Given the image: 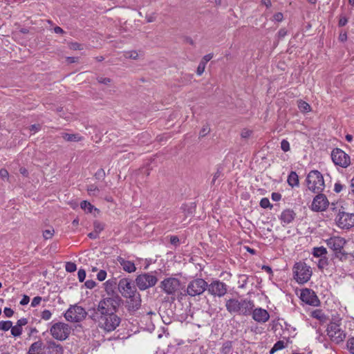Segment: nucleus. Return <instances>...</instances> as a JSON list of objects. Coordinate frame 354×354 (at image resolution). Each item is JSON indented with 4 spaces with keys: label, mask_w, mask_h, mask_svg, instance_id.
Masks as SVG:
<instances>
[{
    "label": "nucleus",
    "mask_w": 354,
    "mask_h": 354,
    "mask_svg": "<svg viewBox=\"0 0 354 354\" xmlns=\"http://www.w3.org/2000/svg\"><path fill=\"white\" fill-rule=\"evenodd\" d=\"M300 299L303 302L312 306H317L319 303V300L315 292L308 288L301 290Z\"/></svg>",
    "instance_id": "nucleus-15"
},
{
    "label": "nucleus",
    "mask_w": 354,
    "mask_h": 354,
    "mask_svg": "<svg viewBox=\"0 0 354 354\" xmlns=\"http://www.w3.org/2000/svg\"><path fill=\"white\" fill-rule=\"evenodd\" d=\"M294 278L300 284L308 281L312 275V270L310 266L302 262L295 263L293 267Z\"/></svg>",
    "instance_id": "nucleus-6"
},
{
    "label": "nucleus",
    "mask_w": 354,
    "mask_h": 354,
    "mask_svg": "<svg viewBox=\"0 0 354 354\" xmlns=\"http://www.w3.org/2000/svg\"><path fill=\"white\" fill-rule=\"evenodd\" d=\"M207 285L203 279H196L191 281L187 288V292L189 296L194 297L202 294L207 288Z\"/></svg>",
    "instance_id": "nucleus-12"
},
{
    "label": "nucleus",
    "mask_w": 354,
    "mask_h": 354,
    "mask_svg": "<svg viewBox=\"0 0 354 354\" xmlns=\"http://www.w3.org/2000/svg\"><path fill=\"white\" fill-rule=\"evenodd\" d=\"M328 264L327 259L324 257V258H321L319 259L317 266L319 268L323 269Z\"/></svg>",
    "instance_id": "nucleus-41"
},
{
    "label": "nucleus",
    "mask_w": 354,
    "mask_h": 354,
    "mask_svg": "<svg viewBox=\"0 0 354 354\" xmlns=\"http://www.w3.org/2000/svg\"><path fill=\"white\" fill-rule=\"evenodd\" d=\"M252 133V131L250 130H248V129H244L243 130V131L241 132V136L244 138H247L248 137L250 136Z\"/></svg>",
    "instance_id": "nucleus-54"
},
{
    "label": "nucleus",
    "mask_w": 354,
    "mask_h": 354,
    "mask_svg": "<svg viewBox=\"0 0 354 354\" xmlns=\"http://www.w3.org/2000/svg\"><path fill=\"white\" fill-rule=\"evenodd\" d=\"M29 301H30L29 297L27 295H24L23 298L19 301V304L22 306H25V305L28 304L29 303Z\"/></svg>",
    "instance_id": "nucleus-52"
},
{
    "label": "nucleus",
    "mask_w": 354,
    "mask_h": 354,
    "mask_svg": "<svg viewBox=\"0 0 354 354\" xmlns=\"http://www.w3.org/2000/svg\"><path fill=\"white\" fill-rule=\"evenodd\" d=\"M78 279L80 282H83L86 278V272L83 269H80L77 272Z\"/></svg>",
    "instance_id": "nucleus-42"
},
{
    "label": "nucleus",
    "mask_w": 354,
    "mask_h": 354,
    "mask_svg": "<svg viewBox=\"0 0 354 354\" xmlns=\"http://www.w3.org/2000/svg\"><path fill=\"white\" fill-rule=\"evenodd\" d=\"M205 66H206V65L204 64L203 63H202V62L199 63L198 68H197V71H196V73L198 75H201L203 73Z\"/></svg>",
    "instance_id": "nucleus-45"
},
{
    "label": "nucleus",
    "mask_w": 354,
    "mask_h": 354,
    "mask_svg": "<svg viewBox=\"0 0 354 354\" xmlns=\"http://www.w3.org/2000/svg\"><path fill=\"white\" fill-rule=\"evenodd\" d=\"M287 182L292 187H298L299 184L298 175L295 171H291L288 176Z\"/></svg>",
    "instance_id": "nucleus-22"
},
{
    "label": "nucleus",
    "mask_w": 354,
    "mask_h": 354,
    "mask_svg": "<svg viewBox=\"0 0 354 354\" xmlns=\"http://www.w3.org/2000/svg\"><path fill=\"white\" fill-rule=\"evenodd\" d=\"M80 207L84 211L85 213H93L99 212V210L95 208L91 203L87 201H83L80 203Z\"/></svg>",
    "instance_id": "nucleus-21"
},
{
    "label": "nucleus",
    "mask_w": 354,
    "mask_h": 354,
    "mask_svg": "<svg viewBox=\"0 0 354 354\" xmlns=\"http://www.w3.org/2000/svg\"><path fill=\"white\" fill-rule=\"evenodd\" d=\"M239 299H231L227 301V310H239Z\"/></svg>",
    "instance_id": "nucleus-25"
},
{
    "label": "nucleus",
    "mask_w": 354,
    "mask_h": 354,
    "mask_svg": "<svg viewBox=\"0 0 354 354\" xmlns=\"http://www.w3.org/2000/svg\"><path fill=\"white\" fill-rule=\"evenodd\" d=\"M12 323L10 321H3L0 322V329L8 330L12 327Z\"/></svg>",
    "instance_id": "nucleus-33"
},
{
    "label": "nucleus",
    "mask_w": 354,
    "mask_h": 354,
    "mask_svg": "<svg viewBox=\"0 0 354 354\" xmlns=\"http://www.w3.org/2000/svg\"><path fill=\"white\" fill-rule=\"evenodd\" d=\"M0 176L4 179L8 178V172L6 169H2L0 170Z\"/></svg>",
    "instance_id": "nucleus-56"
},
{
    "label": "nucleus",
    "mask_w": 354,
    "mask_h": 354,
    "mask_svg": "<svg viewBox=\"0 0 354 354\" xmlns=\"http://www.w3.org/2000/svg\"><path fill=\"white\" fill-rule=\"evenodd\" d=\"M65 268L67 272H73L77 270V266L76 264L73 262H67Z\"/></svg>",
    "instance_id": "nucleus-37"
},
{
    "label": "nucleus",
    "mask_w": 354,
    "mask_h": 354,
    "mask_svg": "<svg viewBox=\"0 0 354 354\" xmlns=\"http://www.w3.org/2000/svg\"><path fill=\"white\" fill-rule=\"evenodd\" d=\"M327 253L326 249L324 247L314 248L313 254L316 257L322 258Z\"/></svg>",
    "instance_id": "nucleus-27"
},
{
    "label": "nucleus",
    "mask_w": 354,
    "mask_h": 354,
    "mask_svg": "<svg viewBox=\"0 0 354 354\" xmlns=\"http://www.w3.org/2000/svg\"><path fill=\"white\" fill-rule=\"evenodd\" d=\"M330 203L327 197L323 194L318 193L313 199L310 209L313 212H324L329 206Z\"/></svg>",
    "instance_id": "nucleus-13"
},
{
    "label": "nucleus",
    "mask_w": 354,
    "mask_h": 354,
    "mask_svg": "<svg viewBox=\"0 0 354 354\" xmlns=\"http://www.w3.org/2000/svg\"><path fill=\"white\" fill-rule=\"evenodd\" d=\"M207 290L210 294L218 297L224 295L226 292L225 283L218 281L211 283L207 287Z\"/></svg>",
    "instance_id": "nucleus-16"
},
{
    "label": "nucleus",
    "mask_w": 354,
    "mask_h": 354,
    "mask_svg": "<svg viewBox=\"0 0 354 354\" xmlns=\"http://www.w3.org/2000/svg\"><path fill=\"white\" fill-rule=\"evenodd\" d=\"M54 32L57 34H62L64 30L62 28L57 26L54 28Z\"/></svg>",
    "instance_id": "nucleus-61"
},
{
    "label": "nucleus",
    "mask_w": 354,
    "mask_h": 354,
    "mask_svg": "<svg viewBox=\"0 0 354 354\" xmlns=\"http://www.w3.org/2000/svg\"><path fill=\"white\" fill-rule=\"evenodd\" d=\"M252 313L253 319L258 322H266L269 319L268 311H249Z\"/></svg>",
    "instance_id": "nucleus-19"
},
{
    "label": "nucleus",
    "mask_w": 354,
    "mask_h": 354,
    "mask_svg": "<svg viewBox=\"0 0 354 354\" xmlns=\"http://www.w3.org/2000/svg\"><path fill=\"white\" fill-rule=\"evenodd\" d=\"M51 313L50 311H43L42 313V318L45 320H48L50 318Z\"/></svg>",
    "instance_id": "nucleus-57"
},
{
    "label": "nucleus",
    "mask_w": 354,
    "mask_h": 354,
    "mask_svg": "<svg viewBox=\"0 0 354 354\" xmlns=\"http://www.w3.org/2000/svg\"><path fill=\"white\" fill-rule=\"evenodd\" d=\"M125 57L136 59L138 57V53L136 51L127 52L125 54Z\"/></svg>",
    "instance_id": "nucleus-46"
},
{
    "label": "nucleus",
    "mask_w": 354,
    "mask_h": 354,
    "mask_svg": "<svg viewBox=\"0 0 354 354\" xmlns=\"http://www.w3.org/2000/svg\"><path fill=\"white\" fill-rule=\"evenodd\" d=\"M158 281V278L153 272H146L139 274L136 278V283L140 290H145L154 286Z\"/></svg>",
    "instance_id": "nucleus-7"
},
{
    "label": "nucleus",
    "mask_w": 354,
    "mask_h": 354,
    "mask_svg": "<svg viewBox=\"0 0 354 354\" xmlns=\"http://www.w3.org/2000/svg\"><path fill=\"white\" fill-rule=\"evenodd\" d=\"M98 82L101 84H108L111 82V80L109 78L106 77H99Z\"/></svg>",
    "instance_id": "nucleus-58"
},
{
    "label": "nucleus",
    "mask_w": 354,
    "mask_h": 354,
    "mask_svg": "<svg viewBox=\"0 0 354 354\" xmlns=\"http://www.w3.org/2000/svg\"><path fill=\"white\" fill-rule=\"evenodd\" d=\"M84 286L88 289H92L95 287L96 283L93 280H87L85 281Z\"/></svg>",
    "instance_id": "nucleus-48"
},
{
    "label": "nucleus",
    "mask_w": 354,
    "mask_h": 354,
    "mask_svg": "<svg viewBox=\"0 0 354 354\" xmlns=\"http://www.w3.org/2000/svg\"><path fill=\"white\" fill-rule=\"evenodd\" d=\"M348 22V19L345 17H342L340 18L339 21V26H345Z\"/></svg>",
    "instance_id": "nucleus-59"
},
{
    "label": "nucleus",
    "mask_w": 354,
    "mask_h": 354,
    "mask_svg": "<svg viewBox=\"0 0 354 354\" xmlns=\"http://www.w3.org/2000/svg\"><path fill=\"white\" fill-rule=\"evenodd\" d=\"M42 298L41 297H35L31 301V307H37L41 301Z\"/></svg>",
    "instance_id": "nucleus-43"
},
{
    "label": "nucleus",
    "mask_w": 354,
    "mask_h": 354,
    "mask_svg": "<svg viewBox=\"0 0 354 354\" xmlns=\"http://www.w3.org/2000/svg\"><path fill=\"white\" fill-rule=\"evenodd\" d=\"M260 206L262 208H271L272 205L270 204V201L268 198H263L260 201Z\"/></svg>",
    "instance_id": "nucleus-36"
},
{
    "label": "nucleus",
    "mask_w": 354,
    "mask_h": 354,
    "mask_svg": "<svg viewBox=\"0 0 354 354\" xmlns=\"http://www.w3.org/2000/svg\"><path fill=\"white\" fill-rule=\"evenodd\" d=\"M286 346V344L283 341L277 342L270 351V354H274V352L284 348Z\"/></svg>",
    "instance_id": "nucleus-28"
},
{
    "label": "nucleus",
    "mask_w": 354,
    "mask_h": 354,
    "mask_svg": "<svg viewBox=\"0 0 354 354\" xmlns=\"http://www.w3.org/2000/svg\"><path fill=\"white\" fill-rule=\"evenodd\" d=\"M342 318L339 316H333L332 322L327 328V335L330 340L335 344H339L346 338V333L341 329L337 322L341 321Z\"/></svg>",
    "instance_id": "nucleus-5"
},
{
    "label": "nucleus",
    "mask_w": 354,
    "mask_h": 354,
    "mask_svg": "<svg viewBox=\"0 0 354 354\" xmlns=\"http://www.w3.org/2000/svg\"><path fill=\"white\" fill-rule=\"evenodd\" d=\"M50 333L55 339L63 341L65 340L71 333V328L68 324L58 322L51 326Z\"/></svg>",
    "instance_id": "nucleus-9"
},
{
    "label": "nucleus",
    "mask_w": 354,
    "mask_h": 354,
    "mask_svg": "<svg viewBox=\"0 0 354 354\" xmlns=\"http://www.w3.org/2000/svg\"><path fill=\"white\" fill-rule=\"evenodd\" d=\"M86 315V311H66L64 317L71 322H79Z\"/></svg>",
    "instance_id": "nucleus-17"
},
{
    "label": "nucleus",
    "mask_w": 354,
    "mask_h": 354,
    "mask_svg": "<svg viewBox=\"0 0 354 354\" xmlns=\"http://www.w3.org/2000/svg\"><path fill=\"white\" fill-rule=\"evenodd\" d=\"M281 198V195L279 193H277V192H273L272 194V199L274 201H279Z\"/></svg>",
    "instance_id": "nucleus-55"
},
{
    "label": "nucleus",
    "mask_w": 354,
    "mask_h": 354,
    "mask_svg": "<svg viewBox=\"0 0 354 354\" xmlns=\"http://www.w3.org/2000/svg\"><path fill=\"white\" fill-rule=\"evenodd\" d=\"M281 148L284 152H287L290 150V144L286 140H283L281 142Z\"/></svg>",
    "instance_id": "nucleus-40"
},
{
    "label": "nucleus",
    "mask_w": 354,
    "mask_h": 354,
    "mask_svg": "<svg viewBox=\"0 0 354 354\" xmlns=\"http://www.w3.org/2000/svg\"><path fill=\"white\" fill-rule=\"evenodd\" d=\"M239 310H252L253 304L250 301L243 299H239Z\"/></svg>",
    "instance_id": "nucleus-26"
},
{
    "label": "nucleus",
    "mask_w": 354,
    "mask_h": 354,
    "mask_svg": "<svg viewBox=\"0 0 354 354\" xmlns=\"http://www.w3.org/2000/svg\"><path fill=\"white\" fill-rule=\"evenodd\" d=\"M93 316L97 318L99 326L106 331L115 330L120 322V317L113 312L95 311Z\"/></svg>",
    "instance_id": "nucleus-2"
},
{
    "label": "nucleus",
    "mask_w": 354,
    "mask_h": 354,
    "mask_svg": "<svg viewBox=\"0 0 354 354\" xmlns=\"http://www.w3.org/2000/svg\"><path fill=\"white\" fill-rule=\"evenodd\" d=\"M327 246L335 252V256L341 260L346 257V253L343 251V248L346 244L344 238L339 236H333L326 241Z\"/></svg>",
    "instance_id": "nucleus-8"
},
{
    "label": "nucleus",
    "mask_w": 354,
    "mask_h": 354,
    "mask_svg": "<svg viewBox=\"0 0 354 354\" xmlns=\"http://www.w3.org/2000/svg\"><path fill=\"white\" fill-rule=\"evenodd\" d=\"M104 229V225L100 223H98V222H95L94 223V231L97 233V234H99L101 231H102Z\"/></svg>",
    "instance_id": "nucleus-44"
},
{
    "label": "nucleus",
    "mask_w": 354,
    "mask_h": 354,
    "mask_svg": "<svg viewBox=\"0 0 354 354\" xmlns=\"http://www.w3.org/2000/svg\"><path fill=\"white\" fill-rule=\"evenodd\" d=\"M221 352L223 354H230L232 352V344L230 342H227L223 344Z\"/></svg>",
    "instance_id": "nucleus-32"
},
{
    "label": "nucleus",
    "mask_w": 354,
    "mask_h": 354,
    "mask_svg": "<svg viewBox=\"0 0 354 354\" xmlns=\"http://www.w3.org/2000/svg\"><path fill=\"white\" fill-rule=\"evenodd\" d=\"M62 138L66 141L78 142L82 140V137L79 134H72L68 133H62Z\"/></svg>",
    "instance_id": "nucleus-24"
},
{
    "label": "nucleus",
    "mask_w": 354,
    "mask_h": 354,
    "mask_svg": "<svg viewBox=\"0 0 354 354\" xmlns=\"http://www.w3.org/2000/svg\"><path fill=\"white\" fill-rule=\"evenodd\" d=\"M337 204L332 203L330 208L333 211H337L335 221L338 227L342 229H349L354 226V214L345 212L341 208H338Z\"/></svg>",
    "instance_id": "nucleus-4"
},
{
    "label": "nucleus",
    "mask_w": 354,
    "mask_h": 354,
    "mask_svg": "<svg viewBox=\"0 0 354 354\" xmlns=\"http://www.w3.org/2000/svg\"><path fill=\"white\" fill-rule=\"evenodd\" d=\"M39 129V125L33 124L30 127V131H34V133L37 131Z\"/></svg>",
    "instance_id": "nucleus-62"
},
{
    "label": "nucleus",
    "mask_w": 354,
    "mask_h": 354,
    "mask_svg": "<svg viewBox=\"0 0 354 354\" xmlns=\"http://www.w3.org/2000/svg\"><path fill=\"white\" fill-rule=\"evenodd\" d=\"M287 32L284 29H281L279 31L278 35L280 37H283L286 35Z\"/></svg>",
    "instance_id": "nucleus-63"
},
{
    "label": "nucleus",
    "mask_w": 354,
    "mask_h": 354,
    "mask_svg": "<svg viewBox=\"0 0 354 354\" xmlns=\"http://www.w3.org/2000/svg\"><path fill=\"white\" fill-rule=\"evenodd\" d=\"M311 316L319 319L321 322L326 321V317L324 315L323 311H311Z\"/></svg>",
    "instance_id": "nucleus-30"
},
{
    "label": "nucleus",
    "mask_w": 354,
    "mask_h": 354,
    "mask_svg": "<svg viewBox=\"0 0 354 354\" xmlns=\"http://www.w3.org/2000/svg\"><path fill=\"white\" fill-rule=\"evenodd\" d=\"M298 107L302 112L306 113L310 111V105L304 101H299L298 103Z\"/></svg>",
    "instance_id": "nucleus-31"
},
{
    "label": "nucleus",
    "mask_w": 354,
    "mask_h": 354,
    "mask_svg": "<svg viewBox=\"0 0 354 354\" xmlns=\"http://www.w3.org/2000/svg\"><path fill=\"white\" fill-rule=\"evenodd\" d=\"M273 19L275 21L280 22L283 19V14L281 12H277L273 16Z\"/></svg>",
    "instance_id": "nucleus-51"
},
{
    "label": "nucleus",
    "mask_w": 354,
    "mask_h": 354,
    "mask_svg": "<svg viewBox=\"0 0 354 354\" xmlns=\"http://www.w3.org/2000/svg\"><path fill=\"white\" fill-rule=\"evenodd\" d=\"M11 328V333L15 337L19 336L21 334L22 330L21 328H20L19 326H15L10 328Z\"/></svg>",
    "instance_id": "nucleus-38"
},
{
    "label": "nucleus",
    "mask_w": 354,
    "mask_h": 354,
    "mask_svg": "<svg viewBox=\"0 0 354 354\" xmlns=\"http://www.w3.org/2000/svg\"><path fill=\"white\" fill-rule=\"evenodd\" d=\"M106 277V272L104 270H101L97 274V278L99 281H102Z\"/></svg>",
    "instance_id": "nucleus-47"
},
{
    "label": "nucleus",
    "mask_w": 354,
    "mask_h": 354,
    "mask_svg": "<svg viewBox=\"0 0 354 354\" xmlns=\"http://www.w3.org/2000/svg\"><path fill=\"white\" fill-rule=\"evenodd\" d=\"M213 57V55L212 54L206 55L203 57V59L201 62L203 63L204 64H207V63Z\"/></svg>",
    "instance_id": "nucleus-53"
},
{
    "label": "nucleus",
    "mask_w": 354,
    "mask_h": 354,
    "mask_svg": "<svg viewBox=\"0 0 354 354\" xmlns=\"http://www.w3.org/2000/svg\"><path fill=\"white\" fill-rule=\"evenodd\" d=\"M343 187H344V185H342L339 182H337L335 183V186H334V191L336 192V193H339L340 192L342 191L343 189Z\"/></svg>",
    "instance_id": "nucleus-50"
},
{
    "label": "nucleus",
    "mask_w": 354,
    "mask_h": 354,
    "mask_svg": "<svg viewBox=\"0 0 354 354\" xmlns=\"http://www.w3.org/2000/svg\"><path fill=\"white\" fill-rule=\"evenodd\" d=\"M331 158L335 165L343 168H346L351 163L349 156L339 148L332 151Z\"/></svg>",
    "instance_id": "nucleus-11"
},
{
    "label": "nucleus",
    "mask_w": 354,
    "mask_h": 354,
    "mask_svg": "<svg viewBox=\"0 0 354 354\" xmlns=\"http://www.w3.org/2000/svg\"><path fill=\"white\" fill-rule=\"evenodd\" d=\"M295 213L291 209H286L282 212L280 219L284 225H288L293 221Z\"/></svg>",
    "instance_id": "nucleus-18"
},
{
    "label": "nucleus",
    "mask_w": 354,
    "mask_h": 354,
    "mask_svg": "<svg viewBox=\"0 0 354 354\" xmlns=\"http://www.w3.org/2000/svg\"><path fill=\"white\" fill-rule=\"evenodd\" d=\"M118 290L124 297L130 299L132 308L138 309L140 306L141 299L137 292L132 280L129 278H122L118 283Z\"/></svg>",
    "instance_id": "nucleus-1"
},
{
    "label": "nucleus",
    "mask_w": 354,
    "mask_h": 354,
    "mask_svg": "<svg viewBox=\"0 0 354 354\" xmlns=\"http://www.w3.org/2000/svg\"><path fill=\"white\" fill-rule=\"evenodd\" d=\"M306 185L314 193H321L325 187L324 177L317 170L310 171L306 177Z\"/></svg>",
    "instance_id": "nucleus-3"
},
{
    "label": "nucleus",
    "mask_w": 354,
    "mask_h": 354,
    "mask_svg": "<svg viewBox=\"0 0 354 354\" xmlns=\"http://www.w3.org/2000/svg\"><path fill=\"white\" fill-rule=\"evenodd\" d=\"M119 262L123 270L129 273L134 272L136 270L134 263L131 261L121 259L119 260Z\"/></svg>",
    "instance_id": "nucleus-20"
},
{
    "label": "nucleus",
    "mask_w": 354,
    "mask_h": 354,
    "mask_svg": "<svg viewBox=\"0 0 354 354\" xmlns=\"http://www.w3.org/2000/svg\"><path fill=\"white\" fill-rule=\"evenodd\" d=\"M210 131V128L209 125H205L203 127V129L200 131V136L203 137L206 136Z\"/></svg>",
    "instance_id": "nucleus-49"
},
{
    "label": "nucleus",
    "mask_w": 354,
    "mask_h": 354,
    "mask_svg": "<svg viewBox=\"0 0 354 354\" xmlns=\"http://www.w3.org/2000/svg\"><path fill=\"white\" fill-rule=\"evenodd\" d=\"M26 324H27V319L23 318V319L18 320L17 326H19L20 328H21L22 326H24Z\"/></svg>",
    "instance_id": "nucleus-60"
},
{
    "label": "nucleus",
    "mask_w": 354,
    "mask_h": 354,
    "mask_svg": "<svg viewBox=\"0 0 354 354\" xmlns=\"http://www.w3.org/2000/svg\"><path fill=\"white\" fill-rule=\"evenodd\" d=\"M63 352V348L60 345H51L48 348V353L49 354H62Z\"/></svg>",
    "instance_id": "nucleus-29"
},
{
    "label": "nucleus",
    "mask_w": 354,
    "mask_h": 354,
    "mask_svg": "<svg viewBox=\"0 0 354 354\" xmlns=\"http://www.w3.org/2000/svg\"><path fill=\"white\" fill-rule=\"evenodd\" d=\"M42 343L36 342L33 343L28 351V354H40L41 351Z\"/></svg>",
    "instance_id": "nucleus-23"
},
{
    "label": "nucleus",
    "mask_w": 354,
    "mask_h": 354,
    "mask_svg": "<svg viewBox=\"0 0 354 354\" xmlns=\"http://www.w3.org/2000/svg\"><path fill=\"white\" fill-rule=\"evenodd\" d=\"M55 232V230L53 228L50 227L49 229L45 230L43 232V236L45 239H49L52 238Z\"/></svg>",
    "instance_id": "nucleus-35"
},
{
    "label": "nucleus",
    "mask_w": 354,
    "mask_h": 354,
    "mask_svg": "<svg viewBox=\"0 0 354 354\" xmlns=\"http://www.w3.org/2000/svg\"><path fill=\"white\" fill-rule=\"evenodd\" d=\"M87 192L90 196H97L99 193V189L95 185H91L88 187Z\"/></svg>",
    "instance_id": "nucleus-34"
},
{
    "label": "nucleus",
    "mask_w": 354,
    "mask_h": 354,
    "mask_svg": "<svg viewBox=\"0 0 354 354\" xmlns=\"http://www.w3.org/2000/svg\"><path fill=\"white\" fill-rule=\"evenodd\" d=\"M351 188L352 193L354 194V176L351 180Z\"/></svg>",
    "instance_id": "nucleus-64"
},
{
    "label": "nucleus",
    "mask_w": 354,
    "mask_h": 354,
    "mask_svg": "<svg viewBox=\"0 0 354 354\" xmlns=\"http://www.w3.org/2000/svg\"><path fill=\"white\" fill-rule=\"evenodd\" d=\"M346 344L349 352L354 354V337L348 339Z\"/></svg>",
    "instance_id": "nucleus-39"
},
{
    "label": "nucleus",
    "mask_w": 354,
    "mask_h": 354,
    "mask_svg": "<svg viewBox=\"0 0 354 354\" xmlns=\"http://www.w3.org/2000/svg\"><path fill=\"white\" fill-rule=\"evenodd\" d=\"M160 288L167 295H172L180 290L181 284L178 278L171 277L161 281Z\"/></svg>",
    "instance_id": "nucleus-10"
},
{
    "label": "nucleus",
    "mask_w": 354,
    "mask_h": 354,
    "mask_svg": "<svg viewBox=\"0 0 354 354\" xmlns=\"http://www.w3.org/2000/svg\"><path fill=\"white\" fill-rule=\"evenodd\" d=\"M122 300L119 296L106 297L99 303L98 310H117Z\"/></svg>",
    "instance_id": "nucleus-14"
}]
</instances>
